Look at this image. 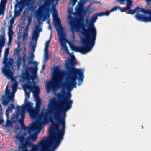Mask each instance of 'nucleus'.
Masks as SVG:
<instances>
[{"instance_id": "1", "label": "nucleus", "mask_w": 151, "mask_h": 151, "mask_svg": "<svg viewBox=\"0 0 151 151\" xmlns=\"http://www.w3.org/2000/svg\"><path fill=\"white\" fill-rule=\"evenodd\" d=\"M98 16H99V13L94 14L91 17L89 23L88 18H87L86 23L89 25L88 29H86L84 24L82 23L83 25L81 26L82 30L80 31V33L84 37H81V41L82 44L85 46L79 47L73 45L71 46L72 50L84 54L89 52L91 50L94 45L96 40V32L94 25V23L97 19Z\"/></svg>"}, {"instance_id": "2", "label": "nucleus", "mask_w": 151, "mask_h": 151, "mask_svg": "<svg viewBox=\"0 0 151 151\" xmlns=\"http://www.w3.org/2000/svg\"><path fill=\"white\" fill-rule=\"evenodd\" d=\"M66 93L65 91H62V93H59L57 95L58 106L55 111L53 112V116L55 120L61 124V126H65V118L66 113L72 107L73 101L70 100L71 94L68 93L64 97Z\"/></svg>"}, {"instance_id": "3", "label": "nucleus", "mask_w": 151, "mask_h": 151, "mask_svg": "<svg viewBox=\"0 0 151 151\" xmlns=\"http://www.w3.org/2000/svg\"><path fill=\"white\" fill-rule=\"evenodd\" d=\"M71 59L68 58L65 64V67L67 70L68 75L66 79V86L68 89H72L76 87V79L78 82V86L80 85L83 81L84 78V70L82 69H77L75 67L73 60L76 58L73 55L71 57Z\"/></svg>"}, {"instance_id": "4", "label": "nucleus", "mask_w": 151, "mask_h": 151, "mask_svg": "<svg viewBox=\"0 0 151 151\" xmlns=\"http://www.w3.org/2000/svg\"><path fill=\"white\" fill-rule=\"evenodd\" d=\"M61 126L62 128L60 129L58 124H51L49 128L48 146L44 148L43 151H54L59 145L65 132V126Z\"/></svg>"}, {"instance_id": "5", "label": "nucleus", "mask_w": 151, "mask_h": 151, "mask_svg": "<svg viewBox=\"0 0 151 151\" xmlns=\"http://www.w3.org/2000/svg\"><path fill=\"white\" fill-rule=\"evenodd\" d=\"M55 102L54 100H52L51 101V104H49L48 106V109H47L45 112L42 111L40 114H39L38 116L39 119H40L43 118V122L39 121L38 122H34L33 124H31V128L32 131L35 130L40 131L42 128L44 123L46 124L49 121L52 124H58V125L60 124L58 123L53 122L52 118L51 117L50 115L52 113V107H53L55 104Z\"/></svg>"}, {"instance_id": "6", "label": "nucleus", "mask_w": 151, "mask_h": 151, "mask_svg": "<svg viewBox=\"0 0 151 151\" xmlns=\"http://www.w3.org/2000/svg\"><path fill=\"white\" fill-rule=\"evenodd\" d=\"M35 97L37 99H36L35 108H33L32 106L33 103L27 100V99H25V104L23 106L24 109L29 113L31 118L33 119H35L38 117L42 104L41 99L39 98V96Z\"/></svg>"}, {"instance_id": "7", "label": "nucleus", "mask_w": 151, "mask_h": 151, "mask_svg": "<svg viewBox=\"0 0 151 151\" xmlns=\"http://www.w3.org/2000/svg\"><path fill=\"white\" fill-rule=\"evenodd\" d=\"M61 74V72L59 69L56 68L54 70L52 81H50L47 85V89L50 90L51 89L55 90L57 88H60L62 85L63 86Z\"/></svg>"}, {"instance_id": "8", "label": "nucleus", "mask_w": 151, "mask_h": 151, "mask_svg": "<svg viewBox=\"0 0 151 151\" xmlns=\"http://www.w3.org/2000/svg\"><path fill=\"white\" fill-rule=\"evenodd\" d=\"M7 57H4L3 63L4 64V68H3L2 71L5 76L9 77L12 74L11 68L13 65V59L12 58H10L8 61Z\"/></svg>"}, {"instance_id": "9", "label": "nucleus", "mask_w": 151, "mask_h": 151, "mask_svg": "<svg viewBox=\"0 0 151 151\" xmlns=\"http://www.w3.org/2000/svg\"><path fill=\"white\" fill-rule=\"evenodd\" d=\"M37 65L35 67L31 66L27 67L25 70V76H23V78L27 80L28 81H29L31 79L32 80H34L35 78V75L37 73Z\"/></svg>"}, {"instance_id": "10", "label": "nucleus", "mask_w": 151, "mask_h": 151, "mask_svg": "<svg viewBox=\"0 0 151 151\" xmlns=\"http://www.w3.org/2000/svg\"><path fill=\"white\" fill-rule=\"evenodd\" d=\"M59 41L60 42L61 45L63 47V50L68 55H70L71 54L69 52L67 47L66 45L65 41L66 40L65 36L66 34L64 31L58 32Z\"/></svg>"}, {"instance_id": "11", "label": "nucleus", "mask_w": 151, "mask_h": 151, "mask_svg": "<svg viewBox=\"0 0 151 151\" xmlns=\"http://www.w3.org/2000/svg\"><path fill=\"white\" fill-rule=\"evenodd\" d=\"M27 83H26L23 86V89L24 90L26 89H34V91H32L34 96L35 97H38L39 95L40 92V89L39 86H32L30 84L31 83V82L28 81L27 80Z\"/></svg>"}, {"instance_id": "12", "label": "nucleus", "mask_w": 151, "mask_h": 151, "mask_svg": "<svg viewBox=\"0 0 151 151\" xmlns=\"http://www.w3.org/2000/svg\"><path fill=\"white\" fill-rule=\"evenodd\" d=\"M55 10L53 12L52 15L54 18V22L55 25L58 27L56 29L57 32L63 31V28L61 24V20L58 17L57 12L55 9Z\"/></svg>"}, {"instance_id": "13", "label": "nucleus", "mask_w": 151, "mask_h": 151, "mask_svg": "<svg viewBox=\"0 0 151 151\" xmlns=\"http://www.w3.org/2000/svg\"><path fill=\"white\" fill-rule=\"evenodd\" d=\"M48 133H49V131ZM49 137L47 139V137L45 136H44L42 138L38 145H37L39 146V148L38 150H41V151H43L44 148L48 146V144L49 142Z\"/></svg>"}, {"instance_id": "14", "label": "nucleus", "mask_w": 151, "mask_h": 151, "mask_svg": "<svg viewBox=\"0 0 151 151\" xmlns=\"http://www.w3.org/2000/svg\"><path fill=\"white\" fill-rule=\"evenodd\" d=\"M0 100L4 106H6L8 105L9 102H14V99L13 97L11 96H8L6 98L5 95H2L0 99Z\"/></svg>"}, {"instance_id": "15", "label": "nucleus", "mask_w": 151, "mask_h": 151, "mask_svg": "<svg viewBox=\"0 0 151 151\" xmlns=\"http://www.w3.org/2000/svg\"><path fill=\"white\" fill-rule=\"evenodd\" d=\"M135 17L136 19L139 21L145 22H151V17L143 16L140 14H137Z\"/></svg>"}, {"instance_id": "16", "label": "nucleus", "mask_w": 151, "mask_h": 151, "mask_svg": "<svg viewBox=\"0 0 151 151\" xmlns=\"http://www.w3.org/2000/svg\"><path fill=\"white\" fill-rule=\"evenodd\" d=\"M7 119V120L5 125V127L8 128L7 131L8 132H10L12 130V127L13 123L15 122L17 119H15V117L13 116L11 118L12 121L8 120V119Z\"/></svg>"}, {"instance_id": "17", "label": "nucleus", "mask_w": 151, "mask_h": 151, "mask_svg": "<svg viewBox=\"0 0 151 151\" xmlns=\"http://www.w3.org/2000/svg\"><path fill=\"white\" fill-rule=\"evenodd\" d=\"M35 28V29L34 30L32 34V40H34L36 42L39 36V33L40 32L42 29H39V24L36 26Z\"/></svg>"}, {"instance_id": "18", "label": "nucleus", "mask_w": 151, "mask_h": 151, "mask_svg": "<svg viewBox=\"0 0 151 151\" xmlns=\"http://www.w3.org/2000/svg\"><path fill=\"white\" fill-rule=\"evenodd\" d=\"M70 24L71 27L70 29L72 33L73 37H75L74 33L76 31H78L79 26L78 25L76 24L73 21H70Z\"/></svg>"}, {"instance_id": "19", "label": "nucleus", "mask_w": 151, "mask_h": 151, "mask_svg": "<svg viewBox=\"0 0 151 151\" xmlns=\"http://www.w3.org/2000/svg\"><path fill=\"white\" fill-rule=\"evenodd\" d=\"M21 128L24 131H27L29 134H30L32 132L31 124H30V126H26L24 123L21 124H20Z\"/></svg>"}, {"instance_id": "20", "label": "nucleus", "mask_w": 151, "mask_h": 151, "mask_svg": "<svg viewBox=\"0 0 151 151\" xmlns=\"http://www.w3.org/2000/svg\"><path fill=\"white\" fill-rule=\"evenodd\" d=\"M25 104V103L23 104V106H17L16 114L15 115H13L15 117V119H17L19 117V115H21V112L22 110V107L24 106Z\"/></svg>"}, {"instance_id": "21", "label": "nucleus", "mask_w": 151, "mask_h": 151, "mask_svg": "<svg viewBox=\"0 0 151 151\" xmlns=\"http://www.w3.org/2000/svg\"><path fill=\"white\" fill-rule=\"evenodd\" d=\"M136 9H137V11L145 14H148L150 16L149 17H151V9L150 10H146L143 8H140L138 6L136 7Z\"/></svg>"}, {"instance_id": "22", "label": "nucleus", "mask_w": 151, "mask_h": 151, "mask_svg": "<svg viewBox=\"0 0 151 151\" xmlns=\"http://www.w3.org/2000/svg\"><path fill=\"white\" fill-rule=\"evenodd\" d=\"M15 108V106L13 104H11L9 106L7 109L6 111L5 114L7 119L9 118V112H12L13 109Z\"/></svg>"}, {"instance_id": "23", "label": "nucleus", "mask_w": 151, "mask_h": 151, "mask_svg": "<svg viewBox=\"0 0 151 151\" xmlns=\"http://www.w3.org/2000/svg\"><path fill=\"white\" fill-rule=\"evenodd\" d=\"M22 111L21 114V119H19L18 120V122L20 124L22 123H24V119L25 117V111H26L25 109H24L23 107H22Z\"/></svg>"}, {"instance_id": "24", "label": "nucleus", "mask_w": 151, "mask_h": 151, "mask_svg": "<svg viewBox=\"0 0 151 151\" xmlns=\"http://www.w3.org/2000/svg\"><path fill=\"white\" fill-rule=\"evenodd\" d=\"M55 0H46L45 2L44 5L42 7V8L45 9L46 7L50 6L52 4L54 3Z\"/></svg>"}, {"instance_id": "25", "label": "nucleus", "mask_w": 151, "mask_h": 151, "mask_svg": "<svg viewBox=\"0 0 151 151\" xmlns=\"http://www.w3.org/2000/svg\"><path fill=\"white\" fill-rule=\"evenodd\" d=\"M127 1L126 9H130L132 6V2L131 0H126ZM120 2H124V0H119Z\"/></svg>"}, {"instance_id": "26", "label": "nucleus", "mask_w": 151, "mask_h": 151, "mask_svg": "<svg viewBox=\"0 0 151 151\" xmlns=\"http://www.w3.org/2000/svg\"><path fill=\"white\" fill-rule=\"evenodd\" d=\"M21 59V58H18L17 59V67L18 69H19L20 68V66L22 63V60Z\"/></svg>"}, {"instance_id": "27", "label": "nucleus", "mask_w": 151, "mask_h": 151, "mask_svg": "<svg viewBox=\"0 0 151 151\" xmlns=\"http://www.w3.org/2000/svg\"><path fill=\"white\" fill-rule=\"evenodd\" d=\"M30 46L31 47L32 50V52H33L34 53L35 51V49L36 46V42L35 43H33L32 42V41L30 42Z\"/></svg>"}, {"instance_id": "28", "label": "nucleus", "mask_w": 151, "mask_h": 151, "mask_svg": "<svg viewBox=\"0 0 151 151\" xmlns=\"http://www.w3.org/2000/svg\"><path fill=\"white\" fill-rule=\"evenodd\" d=\"M21 50V48L20 47V44H19L18 45V47L15 48L14 50V53L16 54H18Z\"/></svg>"}, {"instance_id": "29", "label": "nucleus", "mask_w": 151, "mask_h": 151, "mask_svg": "<svg viewBox=\"0 0 151 151\" xmlns=\"http://www.w3.org/2000/svg\"><path fill=\"white\" fill-rule=\"evenodd\" d=\"M111 12L109 11H106L105 13L103 12H101L99 13V16H102L103 15H106L108 16V15Z\"/></svg>"}, {"instance_id": "30", "label": "nucleus", "mask_w": 151, "mask_h": 151, "mask_svg": "<svg viewBox=\"0 0 151 151\" xmlns=\"http://www.w3.org/2000/svg\"><path fill=\"white\" fill-rule=\"evenodd\" d=\"M17 86L18 83L16 82H15L13 83V85L12 86L13 90L14 91V90L16 91L17 90Z\"/></svg>"}, {"instance_id": "31", "label": "nucleus", "mask_w": 151, "mask_h": 151, "mask_svg": "<svg viewBox=\"0 0 151 151\" xmlns=\"http://www.w3.org/2000/svg\"><path fill=\"white\" fill-rule=\"evenodd\" d=\"M48 51L45 50V53L44 55V59L45 60H47L48 59Z\"/></svg>"}, {"instance_id": "32", "label": "nucleus", "mask_w": 151, "mask_h": 151, "mask_svg": "<svg viewBox=\"0 0 151 151\" xmlns=\"http://www.w3.org/2000/svg\"><path fill=\"white\" fill-rule=\"evenodd\" d=\"M129 10V13L132 15H133L135 13L136 11H137V9H136V7H135V9L133 10L128 9Z\"/></svg>"}, {"instance_id": "33", "label": "nucleus", "mask_w": 151, "mask_h": 151, "mask_svg": "<svg viewBox=\"0 0 151 151\" xmlns=\"http://www.w3.org/2000/svg\"><path fill=\"white\" fill-rule=\"evenodd\" d=\"M50 40H49L46 42L45 45V50L47 51L48 50V49L49 47V45L50 42Z\"/></svg>"}, {"instance_id": "34", "label": "nucleus", "mask_w": 151, "mask_h": 151, "mask_svg": "<svg viewBox=\"0 0 151 151\" xmlns=\"http://www.w3.org/2000/svg\"><path fill=\"white\" fill-rule=\"evenodd\" d=\"M9 48H7L5 49L4 51V57H7L9 54Z\"/></svg>"}, {"instance_id": "35", "label": "nucleus", "mask_w": 151, "mask_h": 151, "mask_svg": "<svg viewBox=\"0 0 151 151\" xmlns=\"http://www.w3.org/2000/svg\"><path fill=\"white\" fill-rule=\"evenodd\" d=\"M14 34V32L12 30H9L8 35H9V38H12V35Z\"/></svg>"}, {"instance_id": "36", "label": "nucleus", "mask_w": 151, "mask_h": 151, "mask_svg": "<svg viewBox=\"0 0 151 151\" xmlns=\"http://www.w3.org/2000/svg\"><path fill=\"white\" fill-rule=\"evenodd\" d=\"M7 0H1V5L2 6H5L6 4Z\"/></svg>"}, {"instance_id": "37", "label": "nucleus", "mask_w": 151, "mask_h": 151, "mask_svg": "<svg viewBox=\"0 0 151 151\" xmlns=\"http://www.w3.org/2000/svg\"><path fill=\"white\" fill-rule=\"evenodd\" d=\"M119 6H114V8L111 9V12H113L114 11H116L117 9H119Z\"/></svg>"}, {"instance_id": "38", "label": "nucleus", "mask_w": 151, "mask_h": 151, "mask_svg": "<svg viewBox=\"0 0 151 151\" xmlns=\"http://www.w3.org/2000/svg\"><path fill=\"white\" fill-rule=\"evenodd\" d=\"M14 17H13L12 18L10 21V25H13L14 21Z\"/></svg>"}, {"instance_id": "39", "label": "nucleus", "mask_w": 151, "mask_h": 151, "mask_svg": "<svg viewBox=\"0 0 151 151\" xmlns=\"http://www.w3.org/2000/svg\"><path fill=\"white\" fill-rule=\"evenodd\" d=\"M119 9L122 12H123L125 10H127L126 7L121 8L119 7Z\"/></svg>"}, {"instance_id": "40", "label": "nucleus", "mask_w": 151, "mask_h": 151, "mask_svg": "<svg viewBox=\"0 0 151 151\" xmlns=\"http://www.w3.org/2000/svg\"><path fill=\"white\" fill-rule=\"evenodd\" d=\"M25 95L26 96L28 99H29L30 97V93L28 92H26L25 91Z\"/></svg>"}, {"instance_id": "41", "label": "nucleus", "mask_w": 151, "mask_h": 151, "mask_svg": "<svg viewBox=\"0 0 151 151\" xmlns=\"http://www.w3.org/2000/svg\"><path fill=\"white\" fill-rule=\"evenodd\" d=\"M28 35V32H24L23 34V37L24 38L27 37Z\"/></svg>"}, {"instance_id": "42", "label": "nucleus", "mask_w": 151, "mask_h": 151, "mask_svg": "<svg viewBox=\"0 0 151 151\" xmlns=\"http://www.w3.org/2000/svg\"><path fill=\"white\" fill-rule=\"evenodd\" d=\"M4 122V120L1 116H0V124H1Z\"/></svg>"}, {"instance_id": "43", "label": "nucleus", "mask_w": 151, "mask_h": 151, "mask_svg": "<svg viewBox=\"0 0 151 151\" xmlns=\"http://www.w3.org/2000/svg\"><path fill=\"white\" fill-rule=\"evenodd\" d=\"M34 53H33V52H31L30 58L32 59H34Z\"/></svg>"}, {"instance_id": "44", "label": "nucleus", "mask_w": 151, "mask_h": 151, "mask_svg": "<svg viewBox=\"0 0 151 151\" xmlns=\"http://www.w3.org/2000/svg\"><path fill=\"white\" fill-rule=\"evenodd\" d=\"M19 14H20L19 12L18 11H16L15 12V16H18L19 15Z\"/></svg>"}, {"instance_id": "45", "label": "nucleus", "mask_w": 151, "mask_h": 151, "mask_svg": "<svg viewBox=\"0 0 151 151\" xmlns=\"http://www.w3.org/2000/svg\"><path fill=\"white\" fill-rule=\"evenodd\" d=\"M6 94L7 95H9L10 93V92L9 90L6 87Z\"/></svg>"}, {"instance_id": "46", "label": "nucleus", "mask_w": 151, "mask_h": 151, "mask_svg": "<svg viewBox=\"0 0 151 151\" xmlns=\"http://www.w3.org/2000/svg\"><path fill=\"white\" fill-rule=\"evenodd\" d=\"M13 27L12 25H9V30H12V28Z\"/></svg>"}, {"instance_id": "47", "label": "nucleus", "mask_w": 151, "mask_h": 151, "mask_svg": "<svg viewBox=\"0 0 151 151\" xmlns=\"http://www.w3.org/2000/svg\"><path fill=\"white\" fill-rule=\"evenodd\" d=\"M29 27L28 26H26L25 28V30L24 32H28V29H29Z\"/></svg>"}, {"instance_id": "48", "label": "nucleus", "mask_w": 151, "mask_h": 151, "mask_svg": "<svg viewBox=\"0 0 151 151\" xmlns=\"http://www.w3.org/2000/svg\"><path fill=\"white\" fill-rule=\"evenodd\" d=\"M33 62L32 60H29L28 62V64L29 65L32 63H33ZM34 63H36L37 62H34Z\"/></svg>"}, {"instance_id": "49", "label": "nucleus", "mask_w": 151, "mask_h": 151, "mask_svg": "<svg viewBox=\"0 0 151 151\" xmlns=\"http://www.w3.org/2000/svg\"><path fill=\"white\" fill-rule=\"evenodd\" d=\"M12 38H9V41H8V45H9V44H10L11 43V41L12 40Z\"/></svg>"}, {"instance_id": "50", "label": "nucleus", "mask_w": 151, "mask_h": 151, "mask_svg": "<svg viewBox=\"0 0 151 151\" xmlns=\"http://www.w3.org/2000/svg\"><path fill=\"white\" fill-rule=\"evenodd\" d=\"M31 2H32V0H27V3L28 4H30Z\"/></svg>"}, {"instance_id": "51", "label": "nucleus", "mask_w": 151, "mask_h": 151, "mask_svg": "<svg viewBox=\"0 0 151 151\" xmlns=\"http://www.w3.org/2000/svg\"><path fill=\"white\" fill-rule=\"evenodd\" d=\"M48 29L51 31H52V28L51 27V26L50 25V24H49L48 26Z\"/></svg>"}, {"instance_id": "52", "label": "nucleus", "mask_w": 151, "mask_h": 151, "mask_svg": "<svg viewBox=\"0 0 151 151\" xmlns=\"http://www.w3.org/2000/svg\"><path fill=\"white\" fill-rule=\"evenodd\" d=\"M25 58H26V54L25 53H24L23 54V55L22 57V58H21V59H26Z\"/></svg>"}, {"instance_id": "53", "label": "nucleus", "mask_w": 151, "mask_h": 151, "mask_svg": "<svg viewBox=\"0 0 151 151\" xmlns=\"http://www.w3.org/2000/svg\"><path fill=\"white\" fill-rule=\"evenodd\" d=\"M22 60V61H23V63L25 64L26 62V59H21Z\"/></svg>"}, {"instance_id": "54", "label": "nucleus", "mask_w": 151, "mask_h": 151, "mask_svg": "<svg viewBox=\"0 0 151 151\" xmlns=\"http://www.w3.org/2000/svg\"><path fill=\"white\" fill-rule=\"evenodd\" d=\"M31 23L28 22L27 26H28L29 27V26L30 25Z\"/></svg>"}, {"instance_id": "55", "label": "nucleus", "mask_w": 151, "mask_h": 151, "mask_svg": "<svg viewBox=\"0 0 151 151\" xmlns=\"http://www.w3.org/2000/svg\"><path fill=\"white\" fill-rule=\"evenodd\" d=\"M45 67V64H43L42 65V70H43L44 69Z\"/></svg>"}, {"instance_id": "56", "label": "nucleus", "mask_w": 151, "mask_h": 151, "mask_svg": "<svg viewBox=\"0 0 151 151\" xmlns=\"http://www.w3.org/2000/svg\"><path fill=\"white\" fill-rule=\"evenodd\" d=\"M2 108L1 105L0 104V111H1L2 110Z\"/></svg>"}, {"instance_id": "57", "label": "nucleus", "mask_w": 151, "mask_h": 151, "mask_svg": "<svg viewBox=\"0 0 151 151\" xmlns=\"http://www.w3.org/2000/svg\"><path fill=\"white\" fill-rule=\"evenodd\" d=\"M28 21V22L31 23V19H29Z\"/></svg>"}, {"instance_id": "58", "label": "nucleus", "mask_w": 151, "mask_h": 151, "mask_svg": "<svg viewBox=\"0 0 151 151\" xmlns=\"http://www.w3.org/2000/svg\"><path fill=\"white\" fill-rule=\"evenodd\" d=\"M27 133H26L25 132H24V133H23V135H24V136H26V135H27Z\"/></svg>"}, {"instance_id": "59", "label": "nucleus", "mask_w": 151, "mask_h": 151, "mask_svg": "<svg viewBox=\"0 0 151 151\" xmlns=\"http://www.w3.org/2000/svg\"><path fill=\"white\" fill-rule=\"evenodd\" d=\"M73 0V3H75L76 2L77 0Z\"/></svg>"}, {"instance_id": "60", "label": "nucleus", "mask_w": 151, "mask_h": 151, "mask_svg": "<svg viewBox=\"0 0 151 151\" xmlns=\"http://www.w3.org/2000/svg\"><path fill=\"white\" fill-rule=\"evenodd\" d=\"M147 1L148 2H151V0H147Z\"/></svg>"}]
</instances>
